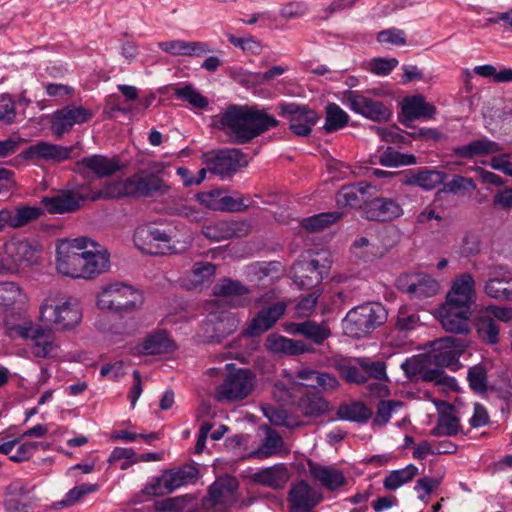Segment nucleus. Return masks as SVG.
<instances>
[{"instance_id": "31", "label": "nucleus", "mask_w": 512, "mask_h": 512, "mask_svg": "<svg viewBox=\"0 0 512 512\" xmlns=\"http://www.w3.org/2000/svg\"><path fill=\"white\" fill-rule=\"evenodd\" d=\"M436 113V108L425 101L422 95L407 97L402 103L403 118L400 122L406 127H412L410 122L415 119L431 118Z\"/></svg>"}, {"instance_id": "8", "label": "nucleus", "mask_w": 512, "mask_h": 512, "mask_svg": "<svg viewBox=\"0 0 512 512\" xmlns=\"http://www.w3.org/2000/svg\"><path fill=\"white\" fill-rule=\"evenodd\" d=\"M82 314L76 303L65 301L61 304L54 299H46L40 307L42 322L53 324L59 330H69L78 325Z\"/></svg>"}, {"instance_id": "10", "label": "nucleus", "mask_w": 512, "mask_h": 512, "mask_svg": "<svg viewBox=\"0 0 512 512\" xmlns=\"http://www.w3.org/2000/svg\"><path fill=\"white\" fill-rule=\"evenodd\" d=\"M277 110L280 116L288 120L290 131L299 137H308L320 120L319 114L305 104L282 102Z\"/></svg>"}, {"instance_id": "23", "label": "nucleus", "mask_w": 512, "mask_h": 512, "mask_svg": "<svg viewBox=\"0 0 512 512\" xmlns=\"http://www.w3.org/2000/svg\"><path fill=\"white\" fill-rule=\"evenodd\" d=\"M143 240L146 247H141L152 255H163L172 250V236L165 230L156 227H145L137 230L135 241Z\"/></svg>"}, {"instance_id": "52", "label": "nucleus", "mask_w": 512, "mask_h": 512, "mask_svg": "<svg viewBox=\"0 0 512 512\" xmlns=\"http://www.w3.org/2000/svg\"><path fill=\"white\" fill-rule=\"evenodd\" d=\"M282 445L283 439L280 434L275 430L268 429L260 448L254 451L252 455L259 459L268 458L275 454Z\"/></svg>"}, {"instance_id": "51", "label": "nucleus", "mask_w": 512, "mask_h": 512, "mask_svg": "<svg viewBox=\"0 0 512 512\" xmlns=\"http://www.w3.org/2000/svg\"><path fill=\"white\" fill-rule=\"evenodd\" d=\"M360 365L366 378V382L369 379H375L378 381H388V375L386 373L387 365L382 360L372 361L366 357H359Z\"/></svg>"}, {"instance_id": "11", "label": "nucleus", "mask_w": 512, "mask_h": 512, "mask_svg": "<svg viewBox=\"0 0 512 512\" xmlns=\"http://www.w3.org/2000/svg\"><path fill=\"white\" fill-rule=\"evenodd\" d=\"M468 341L463 338L447 336L432 343V351L428 354L431 365L448 367L456 370L459 367V358L464 353Z\"/></svg>"}, {"instance_id": "57", "label": "nucleus", "mask_w": 512, "mask_h": 512, "mask_svg": "<svg viewBox=\"0 0 512 512\" xmlns=\"http://www.w3.org/2000/svg\"><path fill=\"white\" fill-rule=\"evenodd\" d=\"M467 380L470 388L477 393H485L487 390V371L486 368L477 364L468 369Z\"/></svg>"}, {"instance_id": "60", "label": "nucleus", "mask_w": 512, "mask_h": 512, "mask_svg": "<svg viewBox=\"0 0 512 512\" xmlns=\"http://www.w3.org/2000/svg\"><path fill=\"white\" fill-rule=\"evenodd\" d=\"M265 417L275 426L292 427L293 423L287 411L282 407L267 406L263 408Z\"/></svg>"}, {"instance_id": "12", "label": "nucleus", "mask_w": 512, "mask_h": 512, "mask_svg": "<svg viewBox=\"0 0 512 512\" xmlns=\"http://www.w3.org/2000/svg\"><path fill=\"white\" fill-rule=\"evenodd\" d=\"M7 334L12 338L19 336L31 340L32 353L35 357H52L53 351L57 348L51 330L35 327L31 322L28 325H13L8 327Z\"/></svg>"}, {"instance_id": "6", "label": "nucleus", "mask_w": 512, "mask_h": 512, "mask_svg": "<svg viewBox=\"0 0 512 512\" xmlns=\"http://www.w3.org/2000/svg\"><path fill=\"white\" fill-rule=\"evenodd\" d=\"M198 469L192 465L164 470L160 476L153 477L145 485L142 493L147 496L170 494L180 487L194 482L198 477Z\"/></svg>"}, {"instance_id": "1", "label": "nucleus", "mask_w": 512, "mask_h": 512, "mask_svg": "<svg viewBox=\"0 0 512 512\" xmlns=\"http://www.w3.org/2000/svg\"><path fill=\"white\" fill-rule=\"evenodd\" d=\"M279 121L264 110L248 105H229L223 112L212 117V126L222 131L230 143L244 145L259 137Z\"/></svg>"}, {"instance_id": "63", "label": "nucleus", "mask_w": 512, "mask_h": 512, "mask_svg": "<svg viewBox=\"0 0 512 512\" xmlns=\"http://www.w3.org/2000/svg\"><path fill=\"white\" fill-rule=\"evenodd\" d=\"M402 403L399 401H384L381 400L377 405V412L373 419V423L378 426H384L390 420L392 412L396 407H401Z\"/></svg>"}, {"instance_id": "14", "label": "nucleus", "mask_w": 512, "mask_h": 512, "mask_svg": "<svg viewBox=\"0 0 512 512\" xmlns=\"http://www.w3.org/2000/svg\"><path fill=\"white\" fill-rule=\"evenodd\" d=\"M239 482L236 477L223 475L218 477L208 489V494L202 500V506L206 510L218 506L227 507L236 500Z\"/></svg>"}, {"instance_id": "16", "label": "nucleus", "mask_w": 512, "mask_h": 512, "mask_svg": "<svg viewBox=\"0 0 512 512\" xmlns=\"http://www.w3.org/2000/svg\"><path fill=\"white\" fill-rule=\"evenodd\" d=\"M129 197H154L164 195L169 186L157 175L144 171L133 174L126 179Z\"/></svg>"}, {"instance_id": "7", "label": "nucleus", "mask_w": 512, "mask_h": 512, "mask_svg": "<svg viewBox=\"0 0 512 512\" xmlns=\"http://www.w3.org/2000/svg\"><path fill=\"white\" fill-rule=\"evenodd\" d=\"M255 376L249 369L230 371L215 390L218 402H234L247 398L254 390Z\"/></svg>"}, {"instance_id": "35", "label": "nucleus", "mask_w": 512, "mask_h": 512, "mask_svg": "<svg viewBox=\"0 0 512 512\" xmlns=\"http://www.w3.org/2000/svg\"><path fill=\"white\" fill-rule=\"evenodd\" d=\"M452 151L453 154L458 157L473 159L475 157L499 153L502 151V146L487 137H482L466 145L454 147Z\"/></svg>"}, {"instance_id": "3", "label": "nucleus", "mask_w": 512, "mask_h": 512, "mask_svg": "<svg viewBox=\"0 0 512 512\" xmlns=\"http://www.w3.org/2000/svg\"><path fill=\"white\" fill-rule=\"evenodd\" d=\"M38 246L26 238L11 237L0 249V275H13L37 263Z\"/></svg>"}, {"instance_id": "61", "label": "nucleus", "mask_w": 512, "mask_h": 512, "mask_svg": "<svg viewBox=\"0 0 512 512\" xmlns=\"http://www.w3.org/2000/svg\"><path fill=\"white\" fill-rule=\"evenodd\" d=\"M475 189L476 184L472 178L456 175L449 182L444 184L442 191L457 194L461 191H473Z\"/></svg>"}, {"instance_id": "17", "label": "nucleus", "mask_w": 512, "mask_h": 512, "mask_svg": "<svg viewBox=\"0 0 512 512\" xmlns=\"http://www.w3.org/2000/svg\"><path fill=\"white\" fill-rule=\"evenodd\" d=\"M476 282L470 273L458 275L447 292L443 305L472 310L476 295Z\"/></svg>"}, {"instance_id": "18", "label": "nucleus", "mask_w": 512, "mask_h": 512, "mask_svg": "<svg viewBox=\"0 0 512 512\" xmlns=\"http://www.w3.org/2000/svg\"><path fill=\"white\" fill-rule=\"evenodd\" d=\"M329 267L321 265L317 259L300 262L293 266L292 279L301 290L319 288L320 283L328 275Z\"/></svg>"}, {"instance_id": "34", "label": "nucleus", "mask_w": 512, "mask_h": 512, "mask_svg": "<svg viewBox=\"0 0 512 512\" xmlns=\"http://www.w3.org/2000/svg\"><path fill=\"white\" fill-rule=\"evenodd\" d=\"M308 466L311 476L329 491H335L347 483L345 475L339 469L312 462Z\"/></svg>"}, {"instance_id": "30", "label": "nucleus", "mask_w": 512, "mask_h": 512, "mask_svg": "<svg viewBox=\"0 0 512 512\" xmlns=\"http://www.w3.org/2000/svg\"><path fill=\"white\" fill-rule=\"evenodd\" d=\"M44 210L37 206H19L15 210L1 209V222L3 231L6 227L22 228L43 215Z\"/></svg>"}, {"instance_id": "19", "label": "nucleus", "mask_w": 512, "mask_h": 512, "mask_svg": "<svg viewBox=\"0 0 512 512\" xmlns=\"http://www.w3.org/2000/svg\"><path fill=\"white\" fill-rule=\"evenodd\" d=\"M287 309L284 301H278L269 307L261 309L251 319L243 334L247 337H257L270 330L282 318Z\"/></svg>"}, {"instance_id": "58", "label": "nucleus", "mask_w": 512, "mask_h": 512, "mask_svg": "<svg viewBox=\"0 0 512 512\" xmlns=\"http://www.w3.org/2000/svg\"><path fill=\"white\" fill-rule=\"evenodd\" d=\"M420 379L424 382H434L436 385L449 388L455 384V379L446 375L442 368L438 366L437 368L425 367Z\"/></svg>"}, {"instance_id": "59", "label": "nucleus", "mask_w": 512, "mask_h": 512, "mask_svg": "<svg viewBox=\"0 0 512 512\" xmlns=\"http://www.w3.org/2000/svg\"><path fill=\"white\" fill-rule=\"evenodd\" d=\"M216 266L209 262H195L191 269L193 285H201L212 278L215 274Z\"/></svg>"}, {"instance_id": "22", "label": "nucleus", "mask_w": 512, "mask_h": 512, "mask_svg": "<svg viewBox=\"0 0 512 512\" xmlns=\"http://www.w3.org/2000/svg\"><path fill=\"white\" fill-rule=\"evenodd\" d=\"M403 213L400 203L387 197L374 198L363 209L365 218L371 221H392L401 217Z\"/></svg>"}, {"instance_id": "50", "label": "nucleus", "mask_w": 512, "mask_h": 512, "mask_svg": "<svg viewBox=\"0 0 512 512\" xmlns=\"http://www.w3.org/2000/svg\"><path fill=\"white\" fill-rule=\"evenodd\" d=\"M342 217V213L334 211V212H325L315 214L313 216L304 218L301 221L302 227L309 232H318L327 226L335 223Z\"/></svg>"}, {"instance_id": "28", "label": "nucleus", "mask_w": 512, "mask_h": 512, "mask_svg": "<svg viewBox=\"0 0 512 512\" xmlns=\"http://www.w3.org/2000/svg\"><path fill=\"white\" fill-rule=\"evenodd\" d=\"M438 419L437 423L430 431L435 437H452L456 436L461 428L460 419L454 415V406L449 402L439 400L435 403Z\"/></svg>"}, {"instance_id": "64", "label": "nucleus", "mask_w": 512, "mask_h": 512, "mask_svg": "<svg viewBox=\"0 0 512 512\" xmlns=\"http://www.w3.org/2000/svg\"><path fill=\"white\" fill-rule=\"evenodd\" d=\"M246 198L242 196H231L227 195L222 191V197L220 199L221 206H218L217 208L220 209V211H226V212H242L248 209L250 206V203L245 202Z\"/></svg>"}, {"instance_id": "5", "label": "nucleus", "mask_w": 512, "mask_h": 512, "mask_svg": "<svg viewBox=\"0 0 512 512\" xmlns=\"http://www.w3.org/2000/svg\"><path fill=\"white\" fill-rule=\"evenodd\" d=\"M143 303L142 293L124 283H112L98 294L97 305L100 309L115 312H131Z\"/></svg>"}, {"instance_id": "9", "label": "nucleus", "mask_w": 512, "mask_h": 512, "mask_svg": "<svg viewBox=\"0 0 512 512\" xmlns=\"http://www.w3.org/2000/svg\"><path fill=\"white\" fill-rule=\"evenodd\" d=\"M202 161L209 172L222 178L232 176L240 167L248 164L246 155L237 148L208 151L202 155Z\"/></svg>"}, {"instance_id": "49", "label": "nucleus", "mask_w": 512, "mask_h": 512, "mask_svg": "<svg viewBox=\"0 0 512 512\" xmlns=\"http://www.w3.org/2000/svg\"><path fill=\"white\" fill-rule=\"evenodd\" d=\"M216 319L213 330L217 342H220L221 339L234 333L240 324L237 316L230 312H221L216 316Z\"/></svg>"}, {"instance_id": "27", "label": "nucleus", "mask_w": 512, "mask_h": 512, "mask_svg": "<svg viewBox=\"0 0 512 512\" xmlns=\"http://www.w3.org/2000/svg\"><path fill=\"white\" fill-rule=\"evenodd\" d=\"M447 174L428 167L406 170L401 180L403 185L416 186L431 191L446 179Z\"/></svg>"}, {"instance_id": "56", "label": "nucleus", "mask_w": 512, "mask_h": 512, "mask_svg": "<svg viewBox=\"0 0 512 512\" xmlns=\"http://www.w3.org/2000/svg\"><path fill=\"white\" fill-rule=\"evenodd\" d=\"M431 365L429 356H413L406 359L401 368L409 379H420L425 367Z\"/></svg>"}, {"instance_id": "15", "label": "nucleus", "mask_w": 512, "mask_h": 512, "mask_svg": "<svg viewBox=\"0 0 512 512\" xmlns=\"http://www.w3.org/2000/svg\"><path fill=\"white\" fill-rule=\"evenodd\" d=\"M396 286L415 299L429 298L439 292V283L424 273L401 274L396 280Z\"/></svg>"}, {"instance_id": "21", "label": "nucleus", "mask_w": 512, "mask_h": 512, "mask_svg": "<svg viewBox=\"0 0 512 512\" xmlns=\"http://www.w3.org/2000/svg\"><path fill=\"white\" fill-rule=\"evenodd\" d=\"M213 294L217 297L227 298L232 308H243L250 304L251 289L238 280L231 278L220 279L213 287Z\"/></svg>"}, {"instance_id": "24", "label": "nucleus", "mask_w": 512, "mask_h": 512, "mask_svg": "<svg viewBox=\"0 0 512 512\" xmlns=\"http://www.w3.org/2000/svg\"><path fill=\"white\" fill-rule=\"evenodd\" d=\"M251 229V224L245 220H220L205 226L203 234L214 241H221L232 237L246 236Z\"/></svg>"}, {"instance_id": "29", "label": "nucleus", "mask_w": 512, "mask_h": 512, "mask_svg": "<svg viewBox=\"0 0 512 512\" xmlns=\"http://www.w3.org/2000/svg\"><path fill=\"white\" fill-rule=\"evenodd\" d=\"M472 310L458 307L442 306L440 322L442 328L450 333L467 335L470 332Z\"/></svg>"}, {"instance_id": "20", "label": "nucleus", "mask_w": 512, "mask_h": 512, "mask_svg": "<svg viewBox=\"0 0 512 512\" xmlns=\"http://www.w3.org/2000/svg\"><path fill=\"white\" fill-rule=\"evenodd\" d=\"M322 500V495L305 481L293 484L288 493L290 512H311Z\"/></svg>"}, {"instance_id": "47", "label": "nucleus", "mask_w": 512, "mask_h": 512, "mask_svg": "<svg viewBox=\"0 0 512 512\" xmlns=\"http://www.w3.org/2000/svg\"><path fill=\"white\" fill-rule=\"evenodd\" d=\"M418 475V468L409 464L402 469L391 471L383 480V486L386 490L394 491L402 485L410 482Z\"/></svg>"}, {"instance_id": "48", "label": "nucleus", "mask_w": 512, "mask_h": 512, "mask_svg": "<svg viewBox=\"0 0 512 512\" xmlns=\"http://www.w3.org/2000/svg\"><path fill=\"white\" fill-rule=\"evenodd\" d=\"M326 117L323 130L326 133H332L344 128L348 121L349 115L336 103H329L326 108Z\"/></svg>"}, {"instance_id": "46", "label": "nucleus", "mask_w": 512, "mask_h": 512, "mask_svg": "<svg viewBox=\"0 0 512 512\" xmlns=\"http://www.w3.org/2000/svg\"><path fill=\"white\" fill-rule=\"evenodd\" d=\"M337 416L341 420L364 423L372 416V411L362 402L344 404L338 408Z\"/></svg>"}, {"instance_id": "33", "label": "nucleus", "mask_w": 512, "mask_h": 512, "mask_svg": "<svg viewBox=\"0 0 512 512\" xmlns=\"http://www.w3.org/2000/svg\"><path fill=\"white\" fill-rule=\"evenodd\" d=\"M82 197L72 191H62L52 197H44L41 203L45 209L51 214H64L76 211L79 206Z\"/></svg>"}, {"instance_id": "37", "label": "nucleus", "mask_w": 512, "mask_h": 512, "mask_svg": "<svg viewBox=\"0 0 512 512\" xmlns=\"http://www.w3.org/2000/svg\"><path fill=\"white\" fill-rule=\"evenodd\" d=\"M26 300L27 296L18 283L0 282V316L13 311L17 305L24 304Z\"/></svg>"}, {"instance_id": "62", "label": "nucleus", "mask_w": 512, "mask_h": 512, "mask_svg": "<svg viewBox=\"0 0 512 512\" xmlns=\"http://www.w3.org/2000/svg\"><path fill=\"white\" fill-rule=\"evenodd\" d=\"M321 293L322 289L316 288L311 293L303 296L296 305L297 314L302 317L310 316L314 311Z\"/></svg>"}, {"instance_id": "32", "label": "nucleus", "mask_w": 512, "mask_h": 512, "mask_svg": "<svg viewBox=\"0 0 512 512\" xmlns=\"http://www.w3.org/2000/svg\"><path fill=\"white\" fill-rule=\"evenodd\" d=\"M287 330L289 333L301 335L317 345L323 344L331 336V330L327 323H317L312 320L290 323Z\"/></svg>"}, {"instance_id": "53", "label": "nucleus", "mask_w": 512, "mask_h": 512, "mask_svg": "<svg viewBox=\"0 0 512 512\" xmlns=\"http://www.w3.org/2000/svg\"><path fill=\"white\" fill-rule=\"evenodd\" d=\"M99 485L98 484H91V483H83L78 486H75L74 488L70 489L64 499L57 502L56 505L60 508H67L70 506H73L78 501H80L82 498H84L86 495L94 493L98 491Z\"/></svg>"}, {"instance_id": "4", "label": "nucleus", "mask_w": 512, "mask_h": 512, "mask_svg": "<svg viewBox=\"0 0 512 512\" xmlns=\"http://www.w3.org/2000/svg\"><path fill=\"white\" fill-rule=\"evenodd\" d=\"M387 320V311L381 303L372 302L352 308L342 320L346 336L360 339Z\"/></svg>"}, {"instance_id": "44", "label": "nucleus", "mask_w": 512, "mask_h": 512, "mask_svg": "<svg viewBox=\"0 0 512 512\" xmlns=\"http://www.w3.org/2000/svg\"><path fill=\"white\" fill-rule=\"evenodd\" d=\"M370 185L360 182L353 185L342 187L336 195L337 204L341 207H355L361 203L363 196Z\"/></svg>"}, {"instance_id": "41", "label": "nucleus", "mask_w": 512, "mask_h": 512, "mask_svg": "<svg viewBox=\"0 0 512 512\" xmlns=\"http://www.w3.org/2000/svg\"><path fill=\"white\" fill-rule=\"evenodd\" d=\"M476 333L479 339L488 345H495L499 342V325L491 314L482 311L475 323Z\"/></svg>"}, {"instance_id": "2", "label": "nucleus", "mask_w": 512, "mask_h": 512, "mask_svg": "<svg viewBox=\"0 0 512 512\" xmlns=\"http://www.w3.org/2000/svg\"><path fill=\"white\" fill-rule=\"evenodd\" d=\"M56 267L65 276L90 279L108 269L109 255L87 237L65 240L57 247Z\"/></svg>"}, {"instance_id": "13", "label": "nucleus", "mask_w": 512, "mask_h": 512, "mask_svg": "<svg viewBox=\"0 0 512 512\" xmlns=\"http://www.w3.org/2000/svg\"><path fill=\"white\" fill-rule=\"evenodd\" d=\"M343 103L351 111L375 122L388 121L392 116L391 110L383 102L365 96L360 91H344Z\"/></svg>"}, {"instance_id": "45", "label": "nucleus", "mask_w": 512, "mask_h": 512, "mask_svg": "<svg viewBox=\"0 0 512 512\" xmlns=\"http://www.w3.org/2000/svg\"><path fill=\"white\" fill-rule=\"evenodd\" d=\"M335 369L338 371L339 376L347 383L357 385L366 383L359 357L354 358L352 361L337 362Z\"/></svg>"}, {"instance_id": "42", "label": "nucleus", "mask_w": 512, "mask_h": 512, "mask_svg": "<svg viewBox=\"0 0 512 512\" xmlns=\"http://www.w3.org/2000/svg\"><path fill=\"white\" fill-rule=\"evenodd\" d=\"M142 352L146 355H158L173 350V341L168 337L166 331H157L148 335L142 342Z\"/></svg>"}, {"instance_id": "26", "label": "nucleus", "mask_w": 512, "mask_h": 512, "mask_svg": "<svg viewBox=\"0 0 512 512\" xmlns=\"http://www.w3.org/2000/svg\"><path fill=\"white\" fill-rule=\"evenodd\" d=\"M73 147L52 144L45 141L37 142L26 148L21 156L27 160H46L61 162L70 158Z\"/></svg>"}, {"instance_id": "38", "label": "nucleus", "mask_w": 512, "mask_h": 512, "mask_svg": "<svg viewBox=\"0 0 512 512\" xmlns=\"http://www.w3.org/2000/svg\"><path fill=\"white\" fill-rule=\"evenodd\" d=\"M289 478V471L283 464L261 469L252 475L254 483L273 489L284 488Z\"/></svg>"}, {"instance_id": "55", "label": "nucleus", "mask_w": 512, "mask_h": 512, "mask_svg": "<svg viewBox=\"0 0 512 512\" xmlns=\"http://www.w3.org/2000/svg\"><path fill=\"white\" fill-rule=\"evenodd\" d=\"M490 278L486 281L484 291L486 295L497 300H504L505 293V277H500V273L497 272V268H494L489 273Z\"/></svg>"}, {"instance_id": "39", "label": "nucleus", "mask_w": 512, "mask_h": 512, "mask_svg": "<svg viewBox=\"0 0 512 512\" xmlns=\"http://www.w3.org/2000/svg\"><path fill=\"white\" fill-rule=\"evenodd\" d=\"M297 409L305 417H320L330 410V406L319 392L306 390L298 400Z\"/></svg>"}, {"instance_id": "40", "label": "nucleus", "mask_w": 512, "mask_h": 512, "mask_svg": "<svg viewBox=\"0 0 512 512\" xmlns=\"http://www.w3.org/2000/svg\"><path fill=\"white\" fill-rule=\"evenodd\" d=\"M267 346L274 353L286 355H300L311 351L303 341L281 335H270L267 339Z\"/></svg>"}, {"instance_id": "54", "label": "nucleus", "mask_w": 512, "mask_h": 512, "mask_svg": "<svg viewBox=\"0 0 512 512\" xmlns=\"http://www.w3.org/2000/svg\"><path fill=\"white\" fill-rule=\"evenodd\" d=\"M174 95L177 98L187 101L190 105L198 108L205 109L209 102L206 97L199 93L193 86L185 85L178 87L174 90Z\"/></svg>"}, {"instance_id": "25", "label": "nucleus", "mask_w": 512, "mask_h": 512, "mask_svg": "<svg viewBox=\"0 0 512 512\" xmlns=\"http://www.w3.org/2000/svg\"><path fill=\"white\" fill-rule=\"evenodd\" d=\"M76 166L78 171L92 172L98 178L111 176L124 167L118 157L109 158L99 154L82 158L76 163Z\"/></svg>"}, {"instance_id": "36", "label": "nucleus", "mask_w": 512, "mask_h": 512, "mask_svg": "<svg viewBox=\"0 0 512 512\" xmlns=\"http://www.w3.org/2000/svg\"><path fill=\"white\" fill-rule=\"evenodd\" d=\"M158 46L162 51L173 56L201 57L206 53L211 52L207 43L200 41L170 40L160 42Z\"/></svg>"}, {"instance_id": "43", "label": "nucleus", "mask_w": 512, "mask_h": 512, "mask_svg": "<svg viewBox=\"0 0 512 512\" xmlns=\"http://www.w3.org/2000/svg\"><path fill=\"white\" fill-rule=\"evenodd\" d=\"M196 504V498L192 494H184L156 501L154 509L157 512H185L192 510Z\"/></svg>"}]
</instances>
